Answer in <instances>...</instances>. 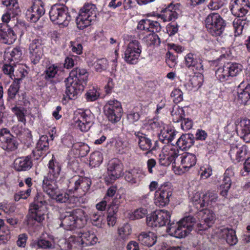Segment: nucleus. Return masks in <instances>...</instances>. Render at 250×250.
<instances>
[{"label": "nucleus", "mask_w": 250, "mask_h": 250, "mask_svg": "<svg viewBox=\"0 0 250 250\" xmlns=\"http://www.w3.org/2000/svg\"><path fill=\"white\" fill-rule=\"evenodd\" d=\"M170 216L171 213L167 210H157L147 216L146 223L151 227H161L167 224V231L170 235L178 238L187 236L193 229L196 223V219L192 216L185 217L176 223L170 222Z\"/></svg>", "instance_id": "f257e3e1"}, {"label": "nucleus", "mask_w": 250, "mask_h": 250, "mask_svg": "<svg viewBox=\"0 0 250 250\" xmlns=\"http://www.w3.org/2000/svg\"><path fill=\"white\" fill-rule=\"evenodd\" d=\"M88 74L84 68L77 67L73 69L69 76L65 80V95L69 99L76 98L77 96L82 92L86 86Z\"/></svg>", "instance_id": "f03ea898"}, {"label": "nucleus", "mask_w": 250, "mask_h": 250, "mask_svg": "<svg viewBox=\"0 0 250 250\" xmlns=\"http://www.w3.org/2000/svg\"><path fill=\"white\" fill-rule=\"evenodd\" d=\"M61 225L67 230H72L75 228H83L87 222L85 213L81 208H77L66 212L61 218Z\"/></svg>", "instance_id": "7ed1b4c3"}, {"label": "nucleus", "mask_w": 250, "mask_h": 250, "mask_svg": "<svg viewBox=\"0 0 250 250\" xmlns=\"http://www.w3.org/2000/svg\"><path fill=\"white\" fill-rule=\"evenodd\" d=\"M46 204L43 194L38 192L34 203L30 205L29 212L27 215L28 224H31L33 221L40 223L44 220L45 214L43 206Z\"/></svg>", "instance_id": "20e7f679"}, {"label": "nucleus", "mask_w": 250, "mask_h": 250, "mask_svg": "<svg viewBox=\"0 0 250 250\" xmlns=\"http://www.w3.org/2000/svg\"><path fill=\"white\" fill-rule=\"evenodd\" d=\"M97 10L95 4L91 3H85L80 9L76 19L78 28L81 30L87 27L96 21Z\"/></svg>", "instance_id": "39448f33"}, {"label": "nucleus", "mask_w": 250, "mask_h": 250, "mask_svg": "<svg viewBox=\"0 0 250 250\" xmlns=\"http://www.w3.org/2000/svg\"><path fill=\"white\" fill-rule=\"evenodd\" d=\"M208 32L214 37L221 36L224 32L226 21L217 13L209 14L205 20Z\"/></svg>", "instance_id": "423d86ee"}, {"label": "nucleus", "mask_w": 250, "mask_h": 250, "mask_svg": "<svg viewBox=\"0 0 250 250\" xmlns=\"http://www.w3.org/2000/svg\"><path fill=\"white\" fill-rule=\"evenodd\" d=\"M242 69L243 66L240 63L229 62L218 68L215 72V76L220 81L224 82L241 74Z\"/></svg>", "instance_id": "0eeeda50"}, {"label": "nucleus", "mask_w": 250, "mask_h": 250, "mask_svg": "<svg viewBox=\"0 0 250 250\" xmlns=\"http://www.w3.org/2000/svg\"><path fill=\"white\" fill-rule=\"evenodd\" d=\"M50 20L55 24L66 25L71 20L67 7L64 5H54L49 11Z\"/></svg>", "instance_id": "6e6552de"}, {"label": "nucleus", "mask_w": 250, "mask_h": 250, "mask_svg": "<svg viewBox=\"0 0 250 250\" xmlns=\"http://www.w3.org/2000/svg\"><path fill=\"white\" fill-rule=\"evenodd\" d=\"M75 125L82 132L89 130L94 122V116L90 110H79L74 113Z\"/></svg>", "instance_id": "1a4fd4ad"}, {"label": "nucleus", "mask_w": 250, "mask_h": 250, "mask_svg": "<svg viewBox=\"0 0 250 250\" xmlns=\"http://www.w3.org/2000/svg\"><path fill=\"white\" fill-rule=\"evenodd\" d=\"M104 108L105 114L110 122L116 123L120 120L123 113L120 102L116 100L108 101Z\"/></svg>", "instance_id": "9d476101"}, {"label": "nucleus", "mask_w": 250, "mask_h": 250, "mask_svg": "<svg viewBox=\"0 0 250 250\" xmlns=\"http://www.w3.org/2000/svg\"><path fill=\"white\" fill-rule=\"evenodd\" d=\"M91 185L90 178L75 175L69 179L68 188L69 190L78 191L81 195H85L88 191Z\"/></svg>", "instance_id": "9b49d317"}, {"label": "nucleus", "mask_w": 250, "mask_h": 250, "mask_svg": "<svg viewBox=\"0 0 250 250\" xmlns=\"http://www.w3.org/2000/svg\"><path fill=\"white\" fill-rule=\"evenodd\" d=\"M173 189L170 183H166L161 185L155 193L154 203L159 207H164L170 201V197L172 196Z\"/></svg>", "instance_id": "f8f14e48"}, {"label": "nucleus", "mask_w": 250, "mask_h": 250, "mask_svg": "<svg viewBox=\"0 0 250 250\" xmlns=\"http://www.w3.org/2000/svg\"><path fill=\"white\" fill-rule=\"evenodd\" d=\"M142 52V46L137 40H132L128 44L125 52V61L129 64L137 63Z\"/></svg>", "instance_id": "ddd939ff"}, {"label": "nucleus", "mask_w": 250, "mask_h": 250, "mask_svg": "<svg viewBox=\"0 0 250 250\" xmlns=\"http://www.w3.org/2000/svg\"><path fill=\"white\" fill-rule=\"evenodd\" d=\"M0 144L2 148L7 151L15 150L19 145L15 138L6 128H3L0 130Z\"/></svg>", "instance_id": "4468645a"}, {"label": "nucleus", "mask_w": 250, "mask_h": 250, "mask_svg": "<svg viewBox=\"0 0 250 250\" xmlns=\"http://www.w3.org/2000/svg\"><path fill=\"white\" fill-rule=\"evenodd\" d=\"M31 7L26 13L27 19L33 22H37L45 13L44 4L42 0H33Z\"/></svg>", "instance_id": "2eb2a0df"}, {"label": "nucleus", "mask_w": 250, "mask_h": 250, "mask_svg": "<svg viewBox=\"0 0 250 250\" xmlns=\"http://www.w3.org/2000/svg\"><path fill=\"white\" fill-rule=\"evenodd\" d=\"M42 41L34 39L30 43L29 47L30 59L34 64H38L43 55V47Z\"/></svg>", "instance_id": "dca6fc26"}, {"label": "nucleus", "mask_w": 250, "mask_h": 250, "mask_svg": "<svg viewBox=\"0 0 250 250\" xmlns=\"http://www.w3.org/2000/svg\"><path fill=\"white\" fill-rule=\"evenodd\" d=\"M236 129L238 135L246 143L250 142V120L243 119L237 120L235 122Z\"/></svg>", "instance_id": "f3484780"}, {"label": "nucleus", "mask_w": 250, "mask_h": 250, "mask_svg": "<svg viewBox=\"0 0 250 250\" xmlns=\"http://www.w3.org/2000/svg\"><path fill=\"white\" fill-rule=\"evenodd\" d=\"M249 0H234L231 1L230 8L231 13L237 17H243L248 12L247 8H250Z\"/></svg>", "instance_id": "a211bd4d"}, {"label": "nucleus", "mask_w": 250, "mask_h": 250, "mask_svg": "<svg viewBox=\"0 0 250 250\" xmlns=\"http://www.w3.org/2000/svg\"><path fill=\"white\" fill-rule=\"evenodd\" d=\"M237 100L244 105L250 104V83L243 81L237 88Z\"/></svg>", "instance_id": "6ab92c4d"}, {"label": "nucleus", "mask_w": 250, "mask_h": 250, "mask_svg": "<svg viewBox=\"0 0 250 250\" xmlns=\"http://www.w3.org/2000/svg\"><path fill=\"white\" fill-rule=\"evenodd\" d=\"M247 151L245 146L240 144H232L230 146L229 155L234 163H239L246 158Z\"/></svg>", "instance_id": "aec40b11"}, {"label": "nucleus", "mask_w": 250, "mask_h": 250, "mask_svg": "<svg viewBox=\"0 0 250 250\" xmlns=\"http://www.w3.org/2000/svg\"><path fill=\"white\" fill-rule=\"evenodd\" d=\"M181 4H170L163 11L160 17L164 21H175L181 14Z\"/></svg>", "instance_id": "412c9836"}, {"label": "nucleus", "mask_w": 250, "mask_h": 250, "mask_svg": "<svg viewBox=\"0 0 250 250\" xmlns=\"http://www.w3.org/2000/svg\"><path fill=\"white\" fill-rule=\"evenodd\" d=\"M185 61L186 66L193 71L201 72L204 70L202 59L193 54H188L185 57Z\"/></svg>", "instance_id": "4be33fe9"}, {"label": "nucleus", "mask_w": 250, "mask_h": 250, "mask_svg": "<svg viewBox=\"0 0 250 250\" xmlns=\"http://www.w3.org/2000/svg\"><path fill=\"white\" fill-rule=\"evenodd\" d=\"M14 168L17 171L29 170L33 166L31 156L28 155L17 158L14 162Z\"/></svg>", "instance_id": "5701e85b"}, {"label": "nucleus", "mask_w": 250, "mask_h": 250, "mask_svg": "<svg viewBox=\"0 0 250 250\" xmlns=\"http://www.w3.org/2000/svg\"><path fill=\"white\" fill-rule=\"evenodd\" d=\"M146 176L145 173L139 169H132L126 171L125 174V180L131 185L138 186Z\"/></svg>", "instance_id": "b1692460"}, {"label": "nucleus", "mask_w": 250, "mask_h": 250, "mask_svg": "<svg viewBox=\"0 0 250 250\" xmlns=\"http://www.w3.org/2000/svg\"><path fill=\"white\" fill-rule=\"evenodd\" d=\"M16 38V35L12 29L7 24H3L0 31V41L5 44H11Z\"/></svg>", "instance_id": "393cba45"}, {"label": "nucleus", "mask_w": 250, "mask_h": 250, "mask_svg": "<svg viewBox=\"0 0 250 250\" xmlns=\"http://www.w3.org/2000/svg\"><path fill=\"white\" fill-rule=\"evenodd\" d=\"M134 135L138 139V144L140 149L144 151H147L146 154L149 152L153 141L151 137L148 134L141 131H135Z\"/></svg>", "instance_id": "a878e982"}, {"label": "nucleus", "mask_w": 250, "mask_h": 250, "mask_svg": "<svg viewBox=\"0 0 250 250\" xmlns=\"http://www.w3.org/2000/svg\"><path fill=\"white\" fill-rule=\"evenodd\" d=\"M48 168V173L44 177H46L50 180H57L60 175L61 165L56 160L53 155L51 160L49 161Z\"/></svg>", "instance_id": "bb28decb"}, {"label": "nucleus", "mask_w": 250, "mask_h": 250, "mask_svg": "<svg viewBox=\"0 0 250 250\" xmlns=\"http://www.w3.org/2000/svg\"><path fill=\"white\" fill-rule=\"evenodd\" d=\"M48 148V137L46 135H42L40 137L37 144L36 149L33 151L34 156H37L36 159H38L39 157L45 155Z\"/></svg>", "instance_id": "cd10ccee"}, {"label": "nucleus", "mask_w": 250, "mask_h": 250, "mask_svg": "<svg viewBox=\"0 0 250 250\" xmlns=\"http://www.w3.org/2000/svg\"><path fill=\"white\" fill-rule=\"evenodd\" d=\"M108 176L111 181H115L122 174L123 166L119 162L113 161L109 163L108 167Z\"/></svg>", "instance_id": "c85d7f7f"}, {"label": "nucleus", "mask_w": 250, "mask_h": 250, "mask_svg": "<svg viewBox=\"0 0 250 250\" xmlns=\"http://www.w3.org/2000/svg\"><path fill=\"white\" fill-rule=\"evenodd\" d=\"M221 236L225 239L227 243L230 246L235 245L238 241L235 231L231 228H223L220 229Z\"/></svg>", "instance_id": "c756f323"}, {"label": "nucleus", "mask_w": 250, "mask_h": 250, "mask_svg": "<svg viewBox=\"0 0 250 250\" xmlns=\"http://www.w3.org/2000/svg\"><path fill=\"white\" fill-rule=\"evenodd\" d=\"M194 137L192 134H183L176 142L177 147L182 150H186L193 146Z\"/></svg>", "instance_id": "7c9ffc66"}, {"label": "nucleus", "mask_w": 250, "mask_h": 250, "mask_svg": "<svg viewBox=\"0 0 250 250\" xmlns=\"http://www.w3.org/2000/svg\"><path fill=\"white\" fill-rule=\"evenodd\" d=\"M179 162L182 168L185 170H188L195 165L197 158L196 155L192 153H185L180 156Z\"/></svg>", "instance_id": "2f4dec72"}, {"label": "nucleus", "mask_w": 250, "mask_h": 250, "mask_svg": "<svg viewBox=\"0 0 250 250\" xmlns=\"http://www.w3.org/2000/svg\"><path fill=\"white\" fill-rule=\"evenodd\" d=\"M57 180H50L44 177L42 182V189L50 197L55 196V193L58 191V187L56 184Z\"/></svg>", "instance_id": "473e14b6"}, {"label": "nucleus", "mask_w": 250, "mask_h": 250, "mask_svg": "<svg viewBox=\"0 0 250 250\" xmlns=\"http://www.w3.org/2000/svg\"><path fill=\"white\" fill-rule=\"evenodd\" d=\"M83 247L81 238L75 236H70L65 240L63 245V249L64 250H80Z\"/></svg>", "instance_id": "72a5a7b5"}, {"label": "nucleus", "mask_w": 250, "mask_h": 250, "mask_svg": "<svg viewBox=\"0 0 250 250\" xmlns=\"http://www.w3.org/2000/svg\"><path fill=\"white\" fill-rule=\"evenodd\" d=\"M138 240L142 245L148 247L153 246L157 241L156 235L151 232H149L147 233L142 232L138 236Z\"/></svg>", "instance_id": "f704fd0d"}, {"label": "nucleus", "mask_w": 250, "mask_h": 250, "mask_svg": "<svg viewBox=\"0 0 250 250\" xmlns=\"http://www.w3.org/2000/svg\"><path fill=\"white\" fill-rule=\"evenodd\" d=\"M79 237L83 247L94 245L98 240L96 236L89 231L82 233Z\"/></svg>", "instance_id": "c9c22d12"}, {"label": "nucleus", "mask_w": 250, "mask_h": 250, "mask_svg": "<svg viewBox=\"0 0 250 250\" xmlns=\"http://www.w3.org/2000/svg\"><path fill=\"white\" fill-rule=\"evenodd\" d=\"M58 71V67L55 64L47 65L44 71V79L47 82L52 83L53 79L55 78Z\"/></svg>", "instance_id": "e433bc0d"}, {"label": "nucleus", "mask_w": 250, "mask_h": 250, "mask_svg": "<svg viewBox=\"0 0 250 250\" xmlns=\"http://www.w3.org/2000/svg\"><path fill=\"white\" fill-rule=\"evenodd\" d=\"M167 149L168 151H164V153L172 161L173 166L176 167V165L179 162V159L178 158L179 156L178 149L171 144V146L168 145Z\"/></svg>", "instance_id": "4c0bfd02"}, {"label": "nucleus", "mask_w": 250, "mask_h": 250, "mask_svg": "<svg viewBox=\"0 0 250 250\" xmlns=\"http://www.w3.org/2000/svg\"><path fill=\"white\" fill-rule=\"evenodd\" d=\"M218 195L216 191H208L204 194L202 197L201 207H204L211 205L216 202Z\"/></svg>", "instance_id": "58836bf2"}, {"label": "nucleus", "mask_w": 250, "mask_h": 250, "mask_svg": "<svg viewBox=\"0 0 250 250\" xmlns=\"http://www.w3.org/2000/svg\"><path fill=\"white\" fill-rule=\"evenodd\" d=\"M172 119L174 123H179L185 117V111L183 108L179 105L174 104L170 111Z\"/></svg>", "instance_id": "ea45409f"}, {"label": "nucleus", "mask_w": 250, "mask_h": 250, "mask_svg": "<svg viewBox=\"0 0 250 250\" xmlns=\"http://www.w3.org/2000/svg\"><path fill=\"white\" fill-rule=\"evenodd\" d=\"M104 218V213L101 211L93 212L90 215V221L92 225L99 228L102 227Z\"/></svg>", "instance_id": "a19ab883"}, {"label": "nucleus", "mask_w": 250, "mask_h": 250, "mask_svg": "<svg viewBox=\"0 0 250 250\" xmlns=\"http://www.w3.org/2000/svg\"><path fill=\"white\" fill-rule=\"evenodd\" d=\"M200 215L201 216L202 221L211 226L215 220V214L212 210L205 209L200 211Z\"/></svg>", "instance_id": "79ce46f5"}, {"label": "nucleus", "mask_w": 250, "mask_h": 250, "mask_svg": "<svg viewBox=\"0 0 250 250\" xmlns=\"http://www.w3.org/2000/svg\"><path fill=\"white\" fill-rule=\"evenodd\" d=\"M175 135L176 134L174 130L164 129L161 132L160 138L164 143L171 145L172 141L174 139Z\"/></svg>", "instance_id": "37998d69"}, {"label": "nucleus", "mask_w": 250, "mask_h": 250, "mask_svg": "<svg viewBox=\"0 0 250 250\" xmlns=\"http://www.w3.org/2000/svg\"><path fill=\"white\" fill-rule=\"evenodd\" d=\"M20 84L19 83H16V80H14L12 83L10 85L7 91V101H10L11 100H14L19 91Z\"/></svg>", "instance_id": "c03bdc74"}, {"label": "nucleus", "mask_w": 250, "mask_h": 250, "mask_svg": "<svg viewBox=\"0 0 250 250\" xmlns=\"http://www.w3.org/2000/svg\"><path fill=\"white\" fill-rule=\"evenodd\" d=\"M102 154L99 151H95L90 155L89 162L90 165L93 167L99 166L103 162Z\"/></svg>", "instance_id": "a18cd8bd"}, {"label": "nucleus", "mask_w": 250, "mask_h": 250, "mask_svg": "<svg viewBox=\"0 0 250 250\" xmlns=\"http://www.w3.org/2000/svg\"><path fill=\"white\" fill-rule=\"evenodd\" d=\"M22 50L20 47L13 48L10 53V58H9L11 62L17 63L21 59Z\"/></svg>", "instance_id": "49530a36"}, {"label": "nucleus", "mask_w": 250, "mask_h": 250, "mask_svg": "<svg viewBox=\"0 0 250 250\" xmlns=\"http://www.w3.org/2000/svg\"><path fill=\"white\" fill-rule=\"evenodd\" d=\"M2 4L6 6L8 10L13 14H17L18 4L17 0H1Z\"/></svg>", "instance_id": "de8ad7c7"}, {"label": "nucleus", "mask_w": 250, "mask_h": 250, "mask_svg": "<svg viewBox=\"0 0 250 250\" xmlns=\"http://www.w3.org/2000/svg\"><path fill=\"white\" fill-rule=\"evenodd\" d=\"M31 246L36 247L41 249H51L53 248L52 243L43 238L38 239L31 244Z\"/></svg>", "instance_id": "09e8293b"}, {"label": "nucleus", "mask_w": 250, "mask_h": 250, "mask_svg": "<svg viewBox=\"0 0 250 250\" xmlns=\"http://www.w3.org/2000/svg\"><path fill=\"white\" fill-rule=\"evenodd\" d=\"M131 229L129 225L125 224L120 227L118 229V234L120 237L123 239H126L131 234Z\"/></svg>", "instance_id": "8fccbe9b"}, {"label": "nucleus", "mask_w": 250, "mask_h": 250, "mask_svg": "<svg viewBox=\"0 0 250 250\" xmlns=\"http://www.w3.org/2000/svg\"><path fill=\"white\" fill-rule=\"evenodd\" d=\"M231 179H230L229 178H223V183L220 186L221 189L220 194L222 196L226 197L228 195V191L231 187Z\"/></svg>", "instance_id": "3c124183"}, {"label": "nucleus", "mask_w": 250, "mask_h": 250, "mask_svg": "<svg viewBox=\"0 0 250 250\" xmlns=\"http://www.w3.org/2000/svg\"><path fill=\"white\" fill-rule=\"evenodd\" d=\"M14 66H16L15 63L10 62L9 64L5 63L2 66L3 73L9 76L11 79H13L14 77H15L14 74Z\"/></svg>", "instance_id": "603ef678"}, {"label": "nucleus", "mask_w": 250, "mask_h": 250, "mask_svg": "<svg viewBox=\"0 0 250 250\" xmlns=\"http://www.w3.org/2000/svg\"><path fill=\"white\" fill-rule=\"evenodd\" d=\"M146 42L148 46L159 45L161 41L158 36L155 33L149 34L146 38Z\"/></svg>", "instance_id": "864d4df0"}, {"label": "nucleus", "mask_w": 250, "mask_h": 250, "mask_svg": "<svg viewBox=\"0 0 250 250\" xmlns=\"http://www.w3.org/2000/svg\"><path fill=\"white\" fill-rule=\"evenodd\" d=\"M128 143L126 141L118 140L115 144L116 149L119 153H124L128 150Z\"/></svg>", "instance_id": "5fc2aeb1"}, {"label": "nucleus", "mask_w": 250, "mask_h": 250, "mask_svg": "<svg viewBox=\"0 0 250 250\" xmlns=\"http://www.w3.org/2000/svg\"><path fill=\"white\" fill-rule=\"evenodd\" d=\"M107 65V61L105 58L98 60L93 63L95 70L97 72H101L106 69Z\"/></svg>", "instance_id": "6e6d98bb"}, {"label": "nucleus", "mask_w": 250, "mask_h": 250, "mask_svg": "<svg viewBox=\"0 0 250 250\" xmlns=\"http://www.w3.org/2000/svg\"><path fill=\"white\" fill-rule=\"evenodd\" d=\"M227 3V0H210L208 7L211 10H217Z\"/></svg>", "instance_id": "4d7b16f0"}, {"label": "nucleus", "mask_w": 250, "mask_h": 250, "mask_svg": "<svg viewBox=\"0 0 250 250\" xmlns=\"http://www.w3.org/2000/svg\"><path fill=\"white\" fill-rule=\"evenodd\" d=\"M99 92L94 88L89 89L85 94L87 101H94L99 98Z\"/></svg>", "instance_id": "13d9d810"}, {"label": "nucleus", "mask_w": 250, "mask_h": 250, "mask_svg": "<svg viewBox=\"0 0 250 250\" xmlns=\"http://www.w3.org/2000/svg\"><path fill=\"white\" fill-rule=\"evenodd\" d=\"M140 118V113L136 108H134L127 115V119L131 123L138 121Z\"/></svg>", "instance_id": "bf43d9fd"}, {"label": "nucleus", "mask_w": 250, "mask_h": 250, "mask_svg": "<svg viewBox=\"0 0 250 250\" xmlns=\"http://www.w3.org/2000/svg\"><path fill=\"white\" fill-rule=\"evenodd\" d=\"M183 93L180 89H175L172 91L170 95L173 98V102L178 104L183 100Z\"/></svg>", "instance_id": "052dcab7"}, {"label": "nucleus", "mask_w": 250, "mask_h": 250, "mask_svg": "<svg viewBox=\"0 0 250 250\" xmlns=\"http://www.w3.org/2000/svg\"><path fill=\"white\" fill-rule=\"evenodd\" d=\"M51 198L55 199L57 202L61 203H66L69 200V194L66 192L58 194L57 191L55 196L52 197Z\"/></svg>", "instance_id": "680f3d73"}, {"label": "nucleus", "mask_w": 250, "mask_h": 250, "mask_svg": "<svg viewBox=\"0 0 250 250\" xmlns=\"http://www.w3.org/2000/svg\"><path fill=\"white\" fill-rule=\"evenodd\" d=\"M151 21L148 19H143L141 20L138 24L137 28L141 30L150 31Z\"/></svg>", "instance_id": "e2e57ef3"}, {"label": "nucleus", "mask_w": 250, "mask_h": 250, "mask_svg": "<svg viewBox=\"0 0 250 250\" xmlns=\"http://www.w3.org/2000/svg\"><path fill=\"white\" fill-rule=\"evenodd\" d=\"M154 0H125L124 5L126 8L128 9L133 7V4H134L135 1H137L139 4H146Z\"/></svg>", "instance_id": "0e129e2a"}, {"label": "nucleus", "mask_w": 250, "mask_h": 250, "mask_svg": "<svg viewBox=\"0 0 250 250\" xmlns=\"http://www.w3.org/2000/svg\"><path fill=\"white\" fill-rule=\"evenodd\" d=\"M166 62L170 68L173 67L176 64V57L171 52L168 51L167 53Z\"/></svg>", "instance_id": "69168bd1"}, {"label": "nucleus", "mask_w": 250, "mask_h": 250, "mask_svg": "<svg viewBox=\"0 0 250 250\" xmlns=\"http://www.w3.org/2000/svg\"><path fill=\"white\" fill-rule=\"evenodd\" d=\"M181 122V126L183 130L187 131L192 128L193 125V122L191 119L184 117Z\"/></svg>", "instance_id": "338daca9"}, {"label": "nucleus", "mask_w": 250, "mask_h": 250, "mask_svg": "<svg viewBox=\"0 0 250 250\" xmlns=\"http://www.w3.org/2000/svg\"><path fill=\"white\" fill-rule=\"evenodd\" d=\"M147 213V211L146 209L145 208H140L134 211L133 216L134 219H139L144 217Z\"/></svg>", "instance_id": "774afa93"}]
</instances>
